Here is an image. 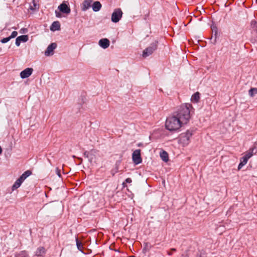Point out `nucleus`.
I'll return each instance as SVG.
<instances>
[{"label":"nucleus","mask_w":257,"mask_h":257,"mask_svg":"<svg viewBox=\"0 0 257 257\" xmlns=\"http://www.w3.org/2000/svg\"><path fill=\"white\" fill-rule=\"evenodd\" d=\"M190 104L186 103L180 106L178 110L166 120V128L170 132L179 130L183 125L186 124L190 118Z\"/></svg>","instance_id":"obj_1"},{"label":"nucleus","mask_w":257,"mask_h":257,"mask_svg":"<svg viewBox=\"0 0 257 257\" xmlns=\"http://www.w3.org/2000/svg\"><path fill=\"white\" fill-rule=\"evenodd\" d=\"M158 41H155L151 44V45L145 49L143 52V57L146 58L151 55L153 53L157 50L158 47Z\"/></svg>","instance_id":"obj_2"},{"label":"nucleus","mask_w":257,"mask_h":257,"mask_svg":"<svg viewBox=\"0 0 257 257\" xmlns=\"http://www.w3.org/2000/svg\"><path fill=\"white\" fill-rule=\"evenodd\" d=\"M193 135L192 131L187 130L185 133H182L180 136V141L184 145H187L189 143L190 139Z\"/></svg>","instance_id":"obj_3"},{"label":"nucleus","mask_w":257,"mask_h":257,"mask_svg":"<svg viewBox=\"0 0 257 257\" xmlns=\"http://www.w3.org/2000/svg\"><path fill=\"white\" fill-rule=\"evenodd\" d=\"M122 16V12L120 9H116L111 15V20L113 23H117L120 20Z\"/></svg>","instance_id":"obj_4"},{"label":"nucleus","mask_w":257,"mask_h":257,"mask_svg":"<svg viewBox=\"0 0 257 257\" xmlns=\"http://www.w3.org/2000/svg\"><path fill=\"white\" fill-rule=\"evenodd\" d=\"M132 159L133 162L136 164H139L141 163L142 161L141 157V150L138 149L135 150L133 154H132Z\"/></svg>","instance_id":"obj_5"},{"label":"nucleus","mask_w":257,"mask_h":257,"mask_svg":"<svg viewBox=\"0 0 257 257\" xmlns=\"http://www.w3.org/2000/svg\"><path fill=\"white\" fill-rule=\"evenodd\" d=\"M57 44L55 43H52L48 46L45 52V55L46 56H49L53 55L54 50L56 48Z\"/></svg>","instance_id":"obj_6"},{"label":"nucleus","mask_w":257,"mask_h":257,"mask_svg":"<svg viewBox=\"0 0 257 257\" xmlns=\"http://www.w3.org/2000/svg\"><path fill=\"white\" fill-rule=\"evenodd\" d=\"M33 71L32 68H27L21 72V77L23 79L28 78L32 74Z\"/></svg>","instance_id":"obj_7"},{"label":"nucleus","mask_w":257,"mask_h":257,"mask_svg":"<svg viewBox=\"0 0 257 257\" xmlns=\"http://www.w3.org/2000/svg\"><path fill=\"white\" fill-rule=\"evenodd\" d=\"M58 9L60 11L64 14H69L70 13V8L64 3H62L58 7Z\"/></svg>","instance_id":"obj_8"},{"label":"nucleus","mask_w":257,"mask_h":257,"mask_svg":"<svg viewBox=\"0 0 257 257\" xmlns=\"http://www.w3.org/2000/svg\"><path fill=\"white\" fill-rule=\"evenodd\" d=\"M98 44L99 46L103 49L107 48L109 45L110 42L108 39L106 38L101 39L99 41Z\"/></svg>","instance_id":"obj_9"},{"label":"nucleus","mask_w":257,"mask_h":257,"mask_svg":"<svg viewBox=\"0 0 257 257\" xmlns=\"http://www.w3.org/2000/svg\"><path fill=\"white\" fill-rule=\"evenodd\" d=\"M28 37L27 35H22L19 36L16 38V45L17 46H19L21 42H26L28 41Z\"/></svg>","instance_id":"obj_10"},{"label":"nucleus","mask_w":257,"mask_h":257,"mask_svg":"<svg viewBox=\"0 0 257 257\" xmlns=\"http://www.w3.org/2000/svg\"><path fill=\"white\" fill-rule=\"evenodd\" d=\"M249 159L244 156L241 157L240 159V163L238 166V170L241 169L243 166H244L247 162Z\"/></svg>","instance_id":"obj_11"},{"label":"nucleus","mask_w":257,"mask_h":257,"mask_svg":"<svg viewBox=\"0 0 257 257\" xmlns=\"http://www.w3.org/2000/svg\"><path fill=\"white\" fill-rule=\"evenodd\" d=\"M60 25L59 22H54L50 27V30L52 31H55L60 30Z\"/></svg>","instance_id":"obj_12"},{"label":"nucleus","mask_w":257,"mask_h":257,"mask_svg":"<svg viewBox=\"0 0 257 257\" xmlns=\"http://www.w3.org/2000/svg\"><path fill=\"white\" fill-rule=\"evenodd\" d=\"M92 1L91 0H85L83 3L82 10L84 11L88 10L91 6Z\"/></svg>","instance_id":"obj_13"},{"label":"nucleus","mask_w":257,"mask_h":257,"mask_svg":"<svg viewBox=\"0 0 257 257\" xmlns=\"http://www.w3.org/2000/svg\"><path fill=\"white\" fill-rule=\"evenodd\" d=\"M92 7L93 11L98 12L100 10L101 5L99 2L96 1L93 4Z\"/></svg>","instance_id":"obj_14"},{"label":"nucleus","mask_w":257,"mask_h":257,"mask_svg":"<svg viewBox=\"0 0 257 257\" xmlns=\"http://www.w3.org/2000/svg\"><path fill=\"white\" fill-rule=\"evenodd\" d=\"M32 174V172L30 170L25 171L19 178V179L23 182L28 176Z\"/></svg>","instance_id":"obj_15"},{"label":"nucleus","mask_w":257,"mask_h":257,"mask_svg":"<svg viewBox=\"0 0 257 257\" xmlns=\"http://www.w3.org/2000/svg\"><path fill=\"white\" fill-rule=\"evenodd\" d=\"M200 99V93L198 92L194 93L191 97V101L193 102L196 103Z\"/></svg>","instance_id":"obj_16"},{"label":"nucleus","mask_w":257,"mask_h":257,"mask_svg":"<svg viewBox=\"0 0 257 257\" xmlns=\"http://www.w3.org/2000/svg\"><path fill=\"white\" fill-rule=\"evenodd\" d=\"M255 148L252 147L249 149L248 152H246V154L244 155L245 157H246L247 158L249 159L251 158L252 155L255 154V153L254 152V151L255 150Z\"/></svg>","instance_id":"obj_17"},{"label":"nucleus","mask_w":257,"mask_h":257,"mask_svg":"<svg viewBox=\"0 0 257 257\" xmlns=\"http://www.w3.org/2000/svg\"><path fill=\"white\" fill-rule=\"evenodd\" d=\"M160 157L165 162H167L169 160L168 154L165 151H163L160 153Z\"/></svg>","instance_id":"obj_18"},{"label":"nucleus","mask_w":257,"mask_h":257,"mask_svg":"<svg viewBox=\"0 0 257 257\" xmlns=\"http://www.w3.org/2000/svg\"><path fill=\"white\" fill-rule=\"evenodd\" d=\"M22 182H23L19 178L17 179L12 186V190H14L20 187Z\"/></svg>","instance_id":"obj_19"},{"label":"nucleus","mask_w":257,"mask_h":257,"mask_svg":"<svg viewBox=\"0 0 257 257\" xmlns=\"http://www.w3.org/2000/svg\"><path fill=\"white\" fill-rule=\"evenodd\" d=\"M45 252V248L43 247H39L37 249L36 251V255L37 256H41L43 255Z\"/></svg>","instance_id":"obj_20"},{"label":"nucleus","mask_w":257,"mask_h":257,"mask_svg":"<svg viewBox=\"0 0 257 257\" xmlns=\"http://www.w3.org/2000/svg\"><path fill=\"white\" fill-rule=\"evenodd\" d=\"M249 95L252 97L255 94H257V88H252L248 91Z\"/></svg>","instance_id":"obj_21"},{"label":"nucleus","mask_w":257,"mask_h":257,"mask_svg":"<svg viewBox=\"0 0 257 257\" xmlns=\"http://www.w3.org/2000/svg\"><path fill=\"white\" fill-rule=\"evenodd\" d=\"M76 245H77V248L81 251L82 250V249L83 248V246H82V243L79 240L78 238H76Z\"/></svg>","instance_id":"obj_22"},{"label":"nucleus","mask_w":257,"mask_h":257,"mask_svg":"<svg viewBox=\"0 0 257 257\" xmlns=\"http://www.w3.org/2000/svg\"><path fill=\"white\" fill-rule=\"evenodd\" d=\"M16 257H29V255L25 251H22Z\"/></svg>","instance_id":"obj_23"},{"label":"nucleus","mask_w":257,"mask_h":257,"mask_svg":"<svg viewBox=\"0 0 257 257\" xmlns=\"http://www.w3.org/2000/svg\"><path fill=\"white\" fill-rule=\"evenodd\" d=\"M11 39V38L10 37H8L5 38H3V39H2L1 40V42L2 43H7L8 42H9Z\"/></svg>","instance_id":"obj_24"},{"label":"nucleus","mask_w":257,"mask_h":257,"mask_svg":"<svg viewBox=\"0 0 257 257\" xmlns=\"http://www.w3.org/2000/svg\"><path fill=\"white\" fill-rule=\"evenodd\" d=\"M17 35H18L17 32L13 31L11 35L9 37L11 38V39L14 38L17 36Z\"/></svg>","instance_id":"obj_25"},{"label":"nucleus","mask_w":257,"mask_h":257,"mask_svg":"<svg viewBox=\"0 0 257 257\" xmlns=\"http://www.w3.org/2000/svg\"><path fill=\"white\" fill-rule=\"evenodd\" d=\"M56 172L57 175L59 177H61L60 170L59 169H58V168H57L56 169Z\"/></svg>","instance_id":"obj_26"},{"label":"nucleus","mask_w":257,"mask_h":257,"mask_svg":"<svg viewBox=\"0 0 257 257\" xmlns=\"http://www.w3.org/2000/svg\"><path fill=\"white\" fill-rule=\"evenodd\" d=\"M132 182V180L130 178H127L125 180V182L127 183H130Z\"/></svg>","instance_id":"obj_27"},{"label":"nucleus","mask_w":257,"mask_h":257,"mask_svg":"<svg viewBox=\"0 0 257 257\" xmlns=\"http://www.w3.org/2000/svg\"><path fill=\"white\" fill-rule=\"evenodd\" d=\"M56 16L57 17H60L61 15L59 12H57V11H55Z\"/></svg>","instance_id":"obj_28"},{"label":"nucleus","mask_w":257,"mask_h":257,"mask_svg":"<svg viewBox=\"0 0 257 257\" xmlns=\"http://www.w3.org/2000/svg\"><path fill=\"white\" fill-rule=\"evenodd\" d=\"M84 156H86L87 157H88V155H87V152H85L84 154Z\"/></svg>","instance_id":"obj_29"},{"label":"nucleus","mask_w":257,"mask_h":257,"mask_svg":"<svg viewBox=\"0 0 257 257\" xmlns=\"http://www.w3.org/2000/svg\"><path fill=\"white\" fill-rule=\"evenodd\" d=\"M168 254L169 255H171L172 254V253H171V252H170V251H168Z\"/></svg>","instance_id":"obj_30"},{"label":"nucleus","mask_w":257,"mask_h":257,"mask_svg":"<svg viewBox=\"0 0 257 257\" xmlns=\"http://www.w3.org/2000/svg\"><path fill=\"white\" fill-rule=\"evenodd\" d=\"M2 151H3L1 147L0 146V155L2 154Z\"/></svg>","instance_id":"obj_31"},{"label":"nucleus","mask_w":257,"mask_h":257,"mask_svg":"<svg viewBox=\"0 0 257 257\" xmlns=\"http://www.w3.org/2000/svg\"><path fill=\"white\" fill-rule=\"evenodd\" d=\"M176 250V249L174 248H171V251H175Z\"/></svg>","instance_id":"obj_32"},{"label":"nucleus","mask_w":257,"mask_h":257,"mask_svg":"<svg viewBox=\"0 0 257 257\" xmlns=\"http://www.w3.org/2000/svg\"><path fill=\"white\" fill-rule=\"evenodd\" d=\"M217 34V31L215 30V34H214V35H215V36H216Z\"/></svg>","instance_id":"obj_33"},{"label":"nucleus","mask_w":257,"mask_h":257,"mask_svg":"<svg viewBox=\"0 0 257 257\" xmlns=\"http://www.w3.org/2000/svg\"><path fill=\"white\" fill-rule=\"evenodd\" d=\"M34 7H35V9H36L37 5L36 4H34Z\"/></svg>","instance_id":"obj_34"}]
</instances>
